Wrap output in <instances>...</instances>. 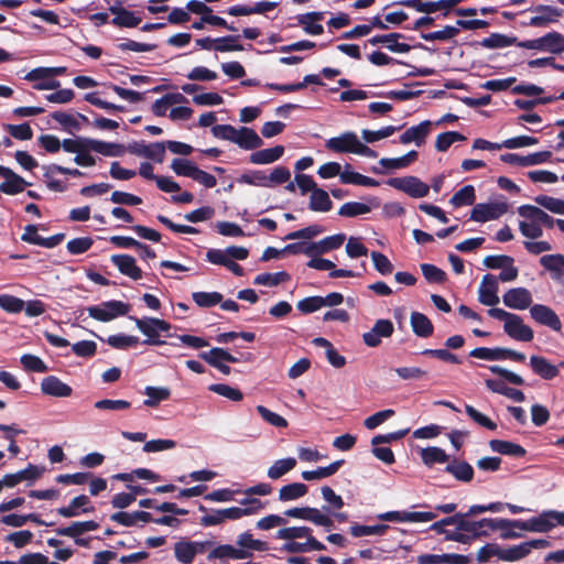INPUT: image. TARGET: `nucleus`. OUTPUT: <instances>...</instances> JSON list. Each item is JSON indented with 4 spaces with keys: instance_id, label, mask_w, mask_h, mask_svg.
<instances>
[{
    "instance_id": "nucleus-1",
    "label": "nucleus",
    "mask_w": 564,
    "mask_h": 564,
    "mask_svg": "<svg viewBox=\"0 0 564 564\" xmlns=\"http://www.w3.org/2000/svg\"><path fill=\"white\" fill-rule=\"evenodd\" d=\"M510 523V519L503 518H484L480 520H471L457 513V529L460 534L466 538V541H460V544H471L474 541L481 538H487L491 532L497 531V528H503Z\"/></svg>"
},
{
    "instance_id": "nucleus-2",
    "label": "nucleus",
    "mask_w": 564,
    "mask_h": 564,
    "mask_svg": "<svg viewBox=\"0 0 564 564\" xmlns=\"http://www.w3.org/2000/svg\"><path fill=\"white\" fill-rule=\"evenodd\" d=\"M487 313L490 317L505 322L503 330L510 338L524 343L533 340L534 333L523 323L521 316L498 307L489 308Z\"/></svg>"
},
{
    "instance_id": "nucleus-3",
    "label": "nucleus",
    "mask_w": 564,
    "mask_h": 564,
    "mask_svg": "<svg viewBox=\"0 0 564 564\" xmlns=\"http://www.w3.org/2000/svg\"><path fill=\"white\" fill-rule=\"evenodd\" d=\"M509 524L517 525L522 531L545 533L556 524H564V511L549 510L528 520L510 519Z\"/></svg>"
},
{
    "instance_id": "nucleus-4",
    "label": "nucleus",
    "mask_w": 564,
    "mask_h": 564,
    "mask_svg": "<svg viewBox=\"0 0 564 564\" xmlns=\"http://www.w3.org/2000/svg\"><path fill=\"white\" fill-rule=\"evenodd\" d=\"M325 147L336 153H356L369 158H377V153L368 145L361 143L354 132H345L339 137L330 138Z\"/></svg>"
},
{
    "instance_id": "nucleus-5",
    "label": "nucleus",
    "mask_w": 564,
    "mask_h": 564,
    "mask_svg": "<svg viewBox=\"0 0 564 564\" xmlns=\"http://www.w3.org/2000/svg\"><path fill=\"white\" fill-rule=\"evenodd\" d=\"M129 318L134 321L138 329L147 337L143 344L155 346L165 344L164 340L160 339V333H167L172 328L169 322L156 317L138 318L130 316Z\"/></svg>"
},
{
    "instance_id": "nucleus-6",
    "label": "nucleus",
    "mask_w": 564,
    "mask_h": 564,
    "mask_svg": "<svg viewBox=\"0 0 564 564\" xmlns=\"http://www.w3.org/2000/svg\"><path fill=\"white\" fill-rule=\"evenodd\" d=\"M518 46L551 54H562L564 53V35L558 32H550L539 39L519 42Z\"/></svg>"
},
{
    "instance_id": "nucleus-7",
    "label": "nucleus",
    "mask_w": 564,
    "mask_h": 564,
    "mask_svg": "<svg viewBox=\"0 0 564 564\" xmlns=\"http://www.w3.org/2000/svg\"><path fill=\"white\" fill-rule=\"evenodd\" d=\"M131 305L121 301L111 300L101 303L100 305L89 306L88 314L94 319L100 322H109L119 316H124L129 313Z\"/></svg>"
},
{
    "instance_id": "nucleus-8",
    "label": "nucleus",
    "mask_w": 564,
    "mask_h": 564,
    "mask_svg": "<svg viewBox=\"0 0 564 564\" xmlns=\"http://www.w3.org/2000/svg\"><path fill=\"white\" fill-rule=\"evenodd\" d=\"M470 357L485 359V360H505L510 359L517 362H523L525 355L510 348L502 347H477L469 352Z\"/></svg>"
},
{
    "instance_id": "nucleus-9",
    "label": "nucleus",
    "mask_w": 564,
    "mask_h": 564,
    "mask_svg": "<svg viewBox=\"0 0 564 564\" xmlns=\"http://www.w3.org/2000/svg\"><path fill=\"white\" fill-rule=\"evenodd\" d=\"M66 235L64 232L55 234L51 237L44 238L39 235V226L37 225H26L24 227V232L21 236V240L31 245H36L43 248H55L61 245Z\"/></svg>"
},
{
    "instance_id": "nucleus-10",
    "label": "nucleus",
    "mask_w": 564,
    "mask_h": 564,
    "mask_svg": "<svg viewBox=\"0 0 564 564\" xmlns=\"http://www.w3.org/2000/svg\"><path fill=\"white\" fill-rule=\"evenodd\" d=\"M247 512L248 510H241L240 507L213 509L210 514H205L199 519V524L204 528L219 525L226 520H238L245 517Z\"/></svg>"
},
{
    "instance_id": "nucleus-11",
    "label": "nucleus",
    "mask_w": 564,
    "mask_h": 564,
    "mask_svg": "<svg viewBox=\"0 0 564 564\" xmlns=\"http://www.w3.org/2000/svg\"><path fill=\"white\" fill-rule=\"evenodd\" d=\"M390 185L412 197H424L429 194L430 187L415 176L397 177L389 181Z\"/></svg>"
},
{
    "instance_id": "nucleus-12",
    "label": "nucleus",
    "mask_w": 564,
    "mask_h": 564,
    "mask_svg": "<svg viewBox=\"0 0 564 564\" xmlns=\"http://www.w3.org/2000/svg\"><path fill=\"white\" fill-rule=\"evenodd\" d=\"M393 332V323L390 319L380 318L369 332L362 334V340L368 347L375 348L381 344V337H391Z\"/></svg>"
},
{
    "instance_id": "nucleus-13",
    "label": "nucleus",
    "mask_w": 564,
    "mask_h": 564,
    "mask_svg": "<svg viewBox=\"0 0 564 564\" xmlns=\"http://www.w3.org/2000/svg\"><path fill=\"white\" fill-rule=\"evenodd\" d=\"M430 530L436 532L437 534H443L445 541H453L460 543V541H466L459 530L457 529V513H454L449 517L443 518L436 522H434Z\"/></svg>"
},
{
    "instance_id": "nucleus-14",
    "label": "nucleus",
    "mask_w": 564,
    "mask_h": 564,
    "mask_svg": "<svg viewBox=\"0 0 564 564\" xmlns=\"http://www.w3.org/2000/svg\"><path fill=\"white\" fill-rule=\"evenodd\" d=\"M531 317L539 324L561 332L562 323L557 314L551 307L543 304H534L530 307Z\"/></svg>"
},
{
    "instance_id": "nucleus-15",
    "label": "nucleus",
    "mask_w": 564,
    "mask_h": 564,
    "mask_svg": "<svg viewBox=\"0 0 564 564\" xmlns=\"http://www.w3.org/2000/svg\"><path fill=\"white\" fill-rule=\"evenodd\" d=\"M478 300L481 304L491 306V308L499 303L498 281L495 275L489 273L484 275L478 290Z\"/></svg>"
},
{
    "instance_id": "nucleus-16",
    "label": "nucleus",
    "mask_w": 564,
    "mask_h": 564,
    "mask_svg": "<svg viewBox=\"0 0 564 564\" xmlns=\"http://www.w3.org/2000/svg\"><path fill=\"white\" fill-rule=\"evenodd\" d=\"M503 304L512 310H525L532 305V295L525 288H513L507 291L503 296Z\"/></svg>"
},
{
    "instance_id": "nucleus-17",
    "label": "nucleus",
    "mask_w": 564,
    "mask_h": 564,
    "mask_svg": "<svg viewBox=\"0 0 564 564\" xmlns=\"http://www.w3.org/2000/svg\"><path fill=\"white\" fill-rule=\"evenodd\" d=\"M540 264L551 272V278L564 286V256L561 253L544 254L539 260Z\"/></svg>"
},
{
    "instance_id": "nucleus-18",
    "label": "nucleus",
    "mask_w": 564,
    "mask_h": 564,
    "mask_svg": "<svg viewBox=\"0 0 564 564\" xmlns=\"http://www.w3.org/2000/svg\"><path fill=\"white\" fill-rule=\"evenodd\" d=\"M89 505V497L86 495H79L73 498L68 506L61 507L56 511L64 518H74L80 516L82 513L94 512L95 508Z\"/></svg>"
},
{
    "instance_id": "nucleus-19",
    "label": "nucleus",
    "mask_w": 564,
    "mask_h": 564,
    "mask_svg": "<svg viewBox=\"0 0 564 564\" xmlns=\"http://www.w3.org/2000/svg\"><path fill=\"white\" fill-rule=\"evenodd\" d=\"M470 556L455 553L421 554L416 557L417 564H469Z\"/></svg>"
},
{
    "instance_id": "nucleus-20",
    "label": "nucleus",
    "mask_w": 564,
    "mask_h": 564,
    "mask_svg": "<svg viewBox=\"0 0 564 564\" xmlns=\"http://www.w3.org/2000/svg\"><path fill=\"white\" fill-rule=\"evenodd\" d=\"M41 391L46 395L55 398H67L73 393L72 387L56 376L45 377L41 382Z\"/></svg>"
},
{
    "instance_id": "nucleus-21",
    "label": "nucleus",
    "mask_w": 564,
    "mask_h": 564,
    "mask_svg": "<svg viewBox=\"0 0 564 564\" xmlns=\"http://www.w3.org/2000/svg\"><path fill=\"white\" fill-rule=\"evenodd\" d=\"M111 262L119 272L137 281L142 278V270L137 265L135 259L130 254H112Z\"/></svg>"
},
{
    "instance_id": "nucleus-22",
    "label": "nucleus",
    "mask_w": 564,
    "mask_h": 564,
    "mask_svg": "<svg viewBox=\"0 0 564 564\" xmlns=\"http://www.w3.org/2000/svg\"><path fill=\"white\" fill-rule=\"evenodd\" d=\"M251 552L247 550H238L231 544H220L214 547L207 555V561L213 562L215 560H225V558H234V560H243L251 557Z\"/></svg>"
},
{
    "instance_id": "nucleus-23",
    "label": "nucleus",
    "mask_w": 564,
    "mask_h": 564,
    "mask_svg": "<svg viewBox=\"0 0 564 564\" xmlns=\"http://www.w3.org/2000/svg\"><path fill=\"white\" fill-rule=\"evenodd\" d=\"M42 475V470L39 469L37 466L33 464H29L26 468L19 470L14 474H7L3 476V484H7L8 488H13L18 486L20 482L34 481L40 478Z\"/></svg>"
},
{
    "instance_id": "nucleus-24",
    "label": "nucleus",
    "mask_w": 564,
    "mask_h": 564,
    "mask_svg": "<svg viewBox=\"0 0 564 564\" xmlns=\"http://www.w3.org/2000/svg\"><path fill=\"white\" fill-rule=\"evenodd\" d=\"M530 366L533 372L544 380H552L560 373L558 367L551 364L545 357L542 356H531Z\"/></svg>"
},
{
    "instance_id": "nucleus-25",
    "label": "nucleus",
    "mask_w": 564,
    "mask_h": 564,
    "mask_svg": "<svg viewBox=\"0 0 564 564\" xmlns=\"http://www.w3.org/2000/svg\"><path fill=\"white\" fill-rule=\"evenodd\" d=\"M326 550L325 544L319 542L315 536H310L306 542L286 541L281 547V552L285 553H306L311 551H324Z\"/></svg>"
},
{
    "instance_id": "nucleus-26",
    "label": "nucleus",
    "mask_w": 564,
    "mask_h": 564,
    "mask_svg": "<svg viewBox=\"0 0 564 564\" xmlns=\"http://www.w3.org/2000/svg\"><path fill=\"white\" fill-rule=\"evenodd\" d=\"M431 121L426 120L421 122L419 126L406 129L400 137L401 143L408 144L410 142H415L416 145H422L425 142V138L431 132Z\"/></svg>"
},
{
    "instance_id": "nucleus-27",
    "label": "nucleus",
    "mask_w": 564,
    "mask_h": 564,
    "mask_svg": "<svg viewBox=\"0 0 564 564\" xmlns=\"http://www.w3.org/2000/svg\"><path fill=\"white\" fill-rule=\"evenodd\" d=\"M98 528L99 523L94 520L75 521L72 522L68 527L57 528L55 532L59 536H68L75 539L86 532L97 530Z\"/></svg>"
},
{
    "instance_id": "nucleus-28",
    "label": "nucleus",
    "mask_w": 564,
    "mask_h": 564,
    "mask_svg": "<svg viewBox=\"0 0 564 564\" xmlns=\"http://www.w3.org/2000/svg\"><path fill=\"white\" fill-rule=\"evenodd\" d=\"M534 11L538 14L532 17L529 22L532 26H546L549 23L556 22L562 15V10L550 6H539Z\"/></svg>"
},
{
    "instance_id": "nucleus-29",
    "label": "nucleus",
    "mask_w": 564,
    "mask_h": 564,
    "mask_svg": "<svg viewBox=\"0 0 564 564\" xmlns=\"http://www.w3.org/2000/svg\"><path fill=\"white\" fill-rule=\"evenodd\" d=\"M410 324L413 333L421 338H427L433 335L434 326L431 319L423 313L412 312Z\"/></svg>"
},
{
    "instance_id": "nucleus-30",
    "label": "nucleus",
    "mask_w": 564,
    "mask_h": 564,
    "mask_svg": "<svg viewBox=\"0 0 564 564\" xmlns=\"http://www.w3.org/2000/svg\"><path fill=\"white\" fill-rule=\"evenodd\" d=\"M489 447L491 451L506 456L520 458L527 455V449L523 446L509 441L491 440Z\"/></svg>"
},
{
    "instance_id": "nucleus-31",
    "label": "nucleus",
    "mask_w": 564,
    "mask_h": 564,
    "mask_svg": "<svg viewBox=\"0 0 564 564\" xmlns=\"http://www.w3.org/2000/svg\"><path fill=\"white\" fill-rule=\"evenodd\" d=\"M445 471L451 474L456 480L463 482H469L474 478V468L465 460L453 459L445 467Z\"/></svg>"
},
{
    "instance_id": "nucleus-32",
    "label": "nucleus",
    "mask_w": 564,
    "mask_h": 564,
    "mask_svg": "<svg viewBox=\"0 0 564 564\" xmlns=\"http://www.w3.org/2000/svg\"><path fill=\"white\" fill-rule=\"evenodd\" d=\"M346 236L344 234H337L325 237L317 242L312 243L313 257L327 253L332 250L338 249L345 241Z\"/></svg>"
},
{
    "instance_id": "nucleus-33",
    "label": "nucleus",
    "mask_w": 564,
    "mask_h": 564,
    "mask_svg": "<svg viewBox=\"0 0 564 564\" xmlns=\"http://www.w3.org/2000/svg\"><path fill=\"white\" fill-rule=\"evenodd\" d=\"M6 171L7 172H1L0 174L6 177V181L0 184V191L11 195L22 192L26 182L12 170L6 167Z\"/></svg>"
},
{
    "instance_id": "nucleus-34",
    "label": "nucleus",
    "mask_w": 564,
    "mask_h": 564,
    "mask_svg": "<svg viewBox=\"0 0 564 564\" xmlns=\"http://www.w3.org/2000/svg\"><path fill=\"white\" fill-rule=\"evenodd\" d=\"M402 37L399 33H390L383 35H377L369 40L372 45L387 44L388 48L392 52L408 53L411 46L406 43H399L398 40Z\"/></svg>"
},
{
    "instance_id": "nucleus-35",
    "label": "nucleus",
    "mask_w": 564,
    "mask_h": 564,
    "mask_svg": "<svg viewBox=\"0 0 564 564\" xmlns=\"http://www.w3.org/2000/svg\"><path fill=\"white\" fill-rule=\"evenodd\" d=\"M235 143H237L240 148L253 150L260 148L263 142L254 130L251 128L241 127L237 131Z\"/></svg>"
},
{
    "instance_id": "nucleus-36",
    "label": "nucleus",
    "mask_w": 564,
    "mask_h": 564,
    "mask_svg": "<svg viewBox=\"0 0 564 564\" xmlns=\"http://www.w3.org/2000/svg\"><path fill=\"white\" fill-rule=\"evenodd\" d=\"M199 358H202L204 361H206L209 366L214 367L218 362H238L239 359L231 355L228 350L220 348V347H214L209 351H203L199 354Z\"/></svg>"
},
{
    "instance_id": "nucleus-37",
    "label": "nucleus",
    "mask_w": 564,
    "mask_h": 564,
    "mask_svg": "<svg viewBox=\"0 0 564 564\" xmlns=\"http://www.w3.org/2000/svg\"><path fill=\"white\" fill-rule=\"evenodd\" d=\"M523 219L519 221L521 234L530 239H538L542 236V228L534 214H520Z\"/></svg>"
},
{
    "instance_id": "nucleus-38",
    "label": "nucleus",
    "mask_w": 564,
    "mask_h": 564,
    "mask_svg": "<svg viewBox=\"0 0 564 564\" xmlns=\"http://www.w3.org/2000/svg\"><path fill=\"white\" fill-rule=\"evenodd\" d=\"M345 464L344 459H338L325 467H318L315 470H305L302 473L304 480L311 481L315 479L327 478L335 475L339 468Z\"/></svg>"
},
{
    "instance_id": "nucleus-39",
    "label": "nucleus",
    "mask_w": 564,
    "mask_h": 564,
    "mask_svg": "<svg viewBox=\"0 0 564 564\" xmlns=\"http://www.w3.org/2000/svg\"><path fill=\"white\" fill-rule=\"evenodd\" d=\"M89 149L106 156H121L126 147L118 143H108L98 140H88Z\"/></svg>"
},
{
    "instance_id": "nucleus-40",
    "label": "nucleus",
    "mask_w": 564,
    "mask_h": 564,
    "mask_svg": "<svg viewBox=\"0 0 564 564\" xmlns=\"http://www.w3.org/2000/svg\"><path fill=\"white\" fill-rule=\"evenodd\" d=\"M313 535V530L310 527H286L276 531L275 539L294 541L296 539L305 538L306 540Z\"/></svg>"
},
{
    "instance_id": "nucleus-41",
    "label": "nucleus",
    "mask_w": 564,
    "mask_h": 564,
    "mask_svg": "<svg viewBox=\"0 0 564 564\" xmlns=\"http://www.w3.org/2000/svg\"><path fill=\"white\" fill-rule=\"evenodd\" d=\"M144 394L149 398L143 401V404L149 408L158 406L162 401H166L171 397V390L165 387L148 386L144 389Z\"/></svg>"
},
{
    "instance_id": "nucleus-42",
    "label": "nucleus",
    "mask_w": 564,
    "mask_h": 564,
    "mask_svg": "<svg viewBox=\"0 0 564 564\" xmlns=\"http://www.w3.org/2000/svg\"><path fill=\"white\" fill-rule=\"evenodd\" d=\"M283 152L284 148L282 145H276L274 148L264 149L252 153L250 161L254 164H269L279 160L283 155Z\"/></svg>"
},
{
    "instance_id": "nucleus-43",
    "label": "nucleus",
    "mask_w": 564,
    "mask_h": 564,
    "mask_svg": "<svg viewBox=\"0 0 564 564\" xmlns=\"http://www.w3.org/2000/svg\"><path fill=\"white\" fill-rule=\"evenodd\" d=\"M340 181L344 184H355L361 186H375L378 182L371 177L365 176L360 173L350 170V165L347 164L345 170L340 172Z\"/></svg>"
},
{
    "instance_id": "nucleus-44",
    "label": "nucleus",
    "mask_w": 564,
    "mask_h": 564,
    "mask_svg": "<svg viewBox=\"0 0 564 564\" xmlns=\"http://www.w3.org/2000/svg\"><path fill=\"white\" fill-rule=\"evenodd\" d=\"M389 529L388 524H375V525H366L360 524L358 522H354L349 527V533L354 538H361L366 535H383Z\"/></svg>"
},
{
    "instance_id": "nucleus-45",
    "label": "nucleus",
    "mask_w": 564,
    "mask_h": 564,
    "mask_svg": "<svg viewBox=\"0 0 564 564\" xmlns=\"http://www.w3.org/2000/svg\"><path fill=\"white\" fill-rule=\"evenodd\" d=\"M175 558L182 564H191L195 558L193 541L181 540L174 544Z\"/></svg>"
},
{
    "instance_id": "nucleus-46",
    "label": "nucleus",
    "mask_w": 564,
    "mask_h": 564,
    "mask_svg": "<svg viewBox=\"0 0 564 564\" xmlns=\"http://www.w3.org/2000/svg\"><path fill=\"white\" fill-rule=\"evenodd\" d=\"M307 486L302 482H293L285 485L279 490V499L281 501L296 500L307 494Z\"/></svg>"
},
{
    "instance_id": "nucleus-47",
    "label": "nucleus",
    "mask_w": 564,
    "mask_h": 564,
    "mask_svg": "<svg viewBox=\"0 0 564 564\" xmlns=\"http://www.w3.org/2000/svg\"><path fill=\"white\" fill-rule=\"evenodd\" d=\"M290 280L291 275L286 271H279L275 273H260L254 278L253 283L256 285L276 286Z\"/></svg>"
},
{
    "instance_id": "nucleus-48",
    "label": "nucleus",
    "mask_w": 564,
    "mask_h": 564,
    "mask_svg": "<svg viewBox=\"0 0 564 564\" xmlns=\"http://www.w3.org/2000/svg\"><path fill=\"white\" fill-rule=\"evenodd\" d=\"M324 17L323 12H311L300 17L299 22L304 26V30L308 34L319 35L324 32V28L321 24L314 23L321 21Z\"/></svg>"
},
{
    "instance_id": "nucleus-49",
    "label": "nucleus",
    "mask_w": 564,
    "mask_h": 564,
    "mask_svg": "<svg viewBox=\"0 0 564 564\" xmlns=\"http://www.w3.org/2000/svg\"><path fill=\"white\" fill-rule=\"evenodd\" d=\"M310 208L315 212H327L332 208L328 193L318 186L311 193Z\"/></svg>"
},
{
    "instance_id": "nucleus-50",
    "label": "nucleus",
    "mask_w": 564,
    "mask_h": 564,
    "mask_svg": "<svg viewBox=\"0 0 564 564\" xmlns=\"http://www.w3.org/2000/svg\"><path fill=\"white\" fill-rule=\"evenodd\" d=\"M475 202V188L471 185H466L456 192L451 198L453 208H462L473 205Z\"/></svg>"
},
{
    "instance_id": "nucleus-51",
    "label": "nucleus",
    "mask_w": 564,
    "mask_h": 564,
    "mask_svg": "<svg viewBox=\"0 0 564 564\" xmlns=\"http://www.w3.org/2000/svg\"><path fill=\"white\" fill-rule=\"evenodd\" d=\"M192 299L198 307L209 308L221 303L223 294L219 292H194Z\"/></svg>"
},
{
    "instance_id": "nucleus-52",
    "label": "nucleus",
    "mask_w": 564,
    "mask_h": 564,
    "mask_svg": "<svg viewBox=\"0 0 564 564\" xmlns=\"http://www.w3.org/2000/svg\"><path fill=\"white\" fill-rule=\"evenodd\" d=\"M237 545L240 546L239 550H247V551L253 550V551L263 552V551L269 550L268 543L264 541H261V540L253 539L250 531H246L238 536Z\"/></svg>"
},
{
    "instance_id": "nucleus-53",
    "label": "nucleus",
    "mask_w": 564,
    "mask_h": 564,
    "mask_svg": "<svg viewBox=\"0 0 564 564\" xmlns=\"http://www.w3.org/2000/svg\"><path fill=\"white\" fill-rule=\"evenodd\" d=\"M296 465V460L293 457L275 460L273 465L268 469V477L271 479H279Z\"/></svg>"
},
{
    "instance_id": "nucleus-54",
    "label": "nucleus",
    "mask_w": 564,
    "mask_h": 564,
    "mask_svg": "<svg viewBox=\"0 0 564 564\" xmlns=\"http://www.w3.org/2000/svg\"><path fill=\"white\" fill-rule=\"evenodd\" d=\"M0 431L4 433L3 437L9 441L8 451L17 456L21 449L17 444L15 436L25 433L24 430L18 429L17 424H0Z\"/></svg>"
},
{
    "instance_id": "nucleus-55",
    "label": "nucleus",
    "mask_w": 564,
    "mask_h": 564,
    "mask_svg": "<svg viewBox=\"0 0 564 564\" xmlns=\"http://www.w3.org/2000/svg\"><path fill=\"white\" fill-rule=\"evenodd\" d=\"M421 458L426 466L443 464L448 460V455L440 447H426L421 451Z\"/></svg>"
},
{
    "instance_id": "nucleus-56",
    "label": "nucleus",
    "mask_w": 564,
    "mask_h": 564,
    "mask_svg": "<svg viewBox=\"0 0 564 564\" xmlns=\"http://www.w3.org/2000/svg\"><path fill=\"white\" fill-rule=\"evenodd\" d=\"M307 84H316L322 85V82L317 75H307L304 77V80L297 84H288V85H279V84H268V87L274 90H279L282 93H292L296 90L304 89Z\"/></svg>"
},
{
    "instance_id": "nucleus-57",
    "label": "nucleus",
    "mask_w": 564,
    "mask_h": 564,
    "mask_svg": "<svg viewBox=\"0 0 564 564\" xmlns=\"http://www.w3.org/2000/svg\"><path fill=\"white\" fill-rule=\"evenodd\" d=\"M421 271L429 283L443 284L447 280L446 272L434 264L422 263Z\"/></svg>"
},
{
    "instance_id": "nucleus-58",
    "label": "nucleus",
    "mask_w": 564,
    "mask_h": 564,
    "mask_svg": "<svg viewBox=\"0 0 564 564\" xmlns=\"http://www.w3.org/2000/svg\"><path fill=\"white\" fill-rule=\"evenodd\" d=\"M208 390L235 402L243 399V393L238 388L226 383H213L208 387Z\"/></svg>"
},
{
    "instance_id": "nucleus-59",
    "label": "nucleus",
    "mask_w": 564,
    "mask_h": 564,
    "mask_svg": "<svg viewBox=\"0 0 564 564\" xmlns=\"http://www.w3.org/2000/svg\"><path fill=\"white\" fill-rule=\"evenodd\" d=\"M517 37H511L502 34H491L489 37L484 39L481 45L488 48L506 47L516 44L518 46Z\"/></svg>"
},
{
    "instance_id": "nucleus-60",
    "label": "nucleus",
    "mask_w": 564,
    "mask_h": 564,
    "mask_svg": "<svg viewBox=\"0 0 564 564\" xmlns=\"http://www.w3.org/2000/svg\"><path fill=\"white\" fill-rule=\"evenodd\" d=\"M25 302L11 294H0V307L12 314L20 313L24 308Z\"/></svg>"
},
{
    "instance_id": "nucleus-61",
    "label": "nucleus",
    "mask_w": 564,
    "mask_h": 564,
    "mask_svg": "<svg viewBox=\"0 0 564 564\" xmlns=\"http://www.w3.org/2000/svg\"><path fill=\"white\" fill-rule=\"evenodd\" d=\"M528 547L524 542L519 545H512L510 547L502 549L501 547V561L506 562H516L528 556Z\"/></svg>"
},
{
    "instance_id": "nucleus-62",
    "label": "nucleus",
    "mask_w": 564,
    "mask_h": 564,
    "mask_svg": "<svg viewBox=\"0 0 564 564\" xmlns=\"http://www.w3.org/2000/svg\"><path fill=\"white\" fill-rule=\"evenodd\" d=\"M256 410L260 414V416L269 424L280 429L288 427L289 423L283 416L275 412H272L264 405H257Z\"/></svg>"
},
{
    "instance_id": "nucleus-63",
    "label": "nucleus",
    "mask_w": 564,
    "mask_h": 564,
    "mask_svg": "<svg viewBox=\"0 0 564 564\" xmlns=\"http://www.w3.org/2000/svg\"><path fill=\"white\" fill-rule=\"evenodd\" d=\"M371 260L375 269L382 275H389L393 272V264L389 258L379 251L371 252Z\"/></svg>"
},
{
    "instance_id": "nucleus-64",
    "label": "nucleus",
    "mask_w": 564,
    "mask_h": 564,
    "mask_svg": "<svg viewBox=\"0 0 564 564\" xmlns=\"http://www.w3.org/2000/svg\"><path fill=\"white\" fill-rule=\"evenodd\" d=\"M20 362L25 370L33 372H46L48 370L45 362L37 356L25 354L20 358Z\"/></svg>"
}]
</instances>
